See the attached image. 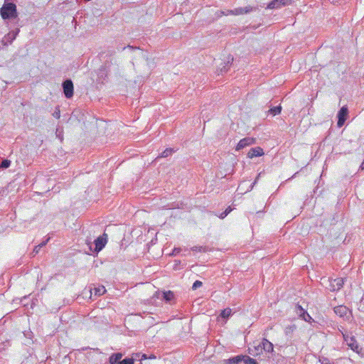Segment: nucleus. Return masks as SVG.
Returning <instances> with one entry per match:
<instances>
[{
    "label": "nucleus",
    "mask_w": 364,
    "mask_h": 364,
    "mask_svg": "<svg viewBox=\"0 0 364 364\" xmlns=\"http://www.w3.org/2000/svg\"><path fill=\"white\" fill-rule=\"evenodd\" d=\"M0 14L3 19L17 17L16 6L14 3L4 4L0 9Z\"/></svg>",
    "instance_id": "1"
},
{
    "label": "nucleus",
    "mask_w": 364,
    "mask_h": 364,
    "mask_svg": "<svg viewBox=\"0 0 364 364\" xmlns=\"http://www.w3.org/2000/svg\"><path fill=\"white\" fill-rule=\"evenodd\" d=\"M342 336L343 337L344 341L346 345L354 352L357 353H360L362 348L359 346L357 341L355 337L351 334L348 333L347 332L341 331Z\"/></svg>",
    "instance_id": "2"
},
{
    "label": "nucleus",
    "mask_w": 364,
    "mask_h": 364,
    "mask_svg": "<svg viewBox=\"0 0 364 364\" xmlns=\"http://www.w3.org/2000/svg\"><path fill=\"white\" fill-rule=\"evenodd\" d=\"M63 93L66 98L70 99L73 96V83L71 80H66L63 83Z\"/></svg>",
    "instance_id": "3"
},
{
    "label": "nucleus",
    "mask_w": 364,
    "mask_h": 364,
    "mask_svg": "<svg viewBox=\"0 0 364 364\" xmlns=\"http://www.w3.org/2000/svg\"><path fill=\"white\" fill-rule=\"evenodd\" d=\"M107 242V235L104 233L102 236L98 237L96 240H95V251L96 252H99L101 251L103 247L105 246Z\"/></svg>",
    "instance_id": "4"
},
{
    "label": "nucleus",
    "mask_w": 364,
    "mask_h": 364,
    "mask_svg": "<svg viewBox=\"0 0 364 364\" xmlns=\"http://www.w3.org/2000/svg\"><path fill=\"white\" fill-rule=\"evenodd\" d=\"M348 114V109L346 106L342 107L341 108V109L338 111V122H337V126L338 127H341L344 124V123L346 120Z\"/></svg>",
    "instance_id": "5"
},
{
    "label": "nucleus",
    "mask_w": 364,
    "mask_h": 364,
    "mask_svg": "<svg viewBox=\"0 0 364 364\" xmlns=\"http://www.w3.org/2000/svg\"><path fill=\"white\" fill-rule=\"evenodd\" d=\"M255 143V139L252 137H245L240 140L235 148L236 151H240L248 146Z\"/></svg>",
    "instance_id": "6"
},
{
    "label": "nucleus",
    "mask_w": 364,
    "mask_h": 364,
    "mask_svg": "<svg viewBox=\"0 0 364 364\" xmlns=\"http://www.w3.org/2000/svg\"><path fill=\"white\" fill-rule=\"evenodd\" d=\"M253 10V8L248 6L245 8H237L234 10H228L226 13L223 12L224 15L233 14V15H240L243 14H247Z\"/></svg>",
    "instance_id": "7"
},
{
    "label": "nucleus",
    "mask_w": 364,
    "mask_h": 364,
    "mask_svg": "<svg viewBox=\"0 0 364 364\" xmlns=\"http://www.w3.org/2000/svg\"><path fill=\"white\" fill-rule=\"evenodd\" d=\"M19 33V29H16V31H13L11 32H9L7 33L2 40V43L4 46H7L9 44H11L14 40L16 39V36H18Z\"/></svg>",
    "instance_id": "8"
},
{
    "label": "nucleus",
    "mask_w": 364,
    "mask_h": 364,
    "mask_svg": "<svg viewBox=\"0 0 364 364\" xmlns=\"http://www.w3.org/2000/svg\"><path fill=\"white\" fill-rule=\"evenodd\" d=\"M156 296L157 298H162L166 302H171L174 299V294L171 291H166L162 292H156Z\"/></svg>",
    "instance_id": "9"
},
{
    "label": "nucleus",
    "mask_w": 364,
    "mask_h": 364,
    "mask_svg": "<svg viewBox=\"0 0 364 364\" xmlns=\"http://www.w3.org/2000/svg\"><path fill=\"white\" fill-rule=\"evenodd\" d=\"M289 0H272L268 5L267 9H279L283 6L288 4Z\"/></svg>",
    "instance_id": "10"
},
{
    "label": "nucleus",
    "mask_w": 364,
    "mask_h": 364,
    "mask_svg": "<svg viewBox=\"0 0 364 364\" xmlns=\"http://www.w3.org/2000/svg\"><path fill=\"white\" fill-rule=\"evenodd\" d=\"M264 154L263 149L259 147H255L250 149L247 153V157L250 159H252L254 157L262 156Z\"/></svg>",
    "instance_id": "11"
},
{
    "label": "nucleus",
    "mask_w": 364,
    "mask_h": 364,
    "mask_svg": "<svg viewBox=\"0 0 364 364\" xmlns=\"http://www.w3.org/2000/svg\"><path fill=\"white\" fill-rule=\"evenodd\" d=\"M343 284L344 279L343 278H336L331 282L330 289L333 291H338L343 287Z\"/></svg>",
    "instance_id": "12"
},
{
    "label": "nucleus",
    "mask_w": 364,
    "mask_h": 364,
    "mask_svg": "<svg viewBox=\"0 0 364 364\" xmlns=\"http://www.w3.org/2000/svg\"><path fill=\"white\" fill-rule=\"evenodd\" d=\"M334 312L336 315L343 318L346 317L349 314L348 309L343 305L336 306L334 308Z\"/></svg>",
    "instance_id": "13"
},
{
    "label": "nucleus",
    "mask_w": 364,
    "mask_h": 364,
    "mask_svg": "<svg viewBox=\"0 0 364 364\" xmlns=\"http://www.w3.org/2000/svg\"><path fill=\"white\" fill-rule=\"evenodd\" d=\"M262 350L267 353H272L274 350V346L272 343L269 341L266 338H263L262 341Z\"/></svg>",
    "instance_id": "14"
},
{
    "label": "nucleus",
    "mask_w": 364,
    "mask_h": 364,
    "mask_svg": "<svg viewBox=\"0 0 364 364\" xmlns=\"http://www.w3.org/2000/svg\"><path fill=\"white\" fill-rule=\"evenodd\" d=\"M106 291L105 287L104 286H98L95 287L90 289L91 297L94 294L95 296H101L104 294Z\"/></svg>",
    "instance_id": "15"
},
{
    "label": "nucleus",
    "mask_w": 364,
    "mask_h": 364,
    "mask_svg": "<svg viewBox=\"0 0 364 364\" xmlns=\"http://www.w3.org/2000/svg\"><path fill=\"white\" fill-rule=\"evenodd\" d=\"M244 355H237L235 357L230 358L225 360V364H237L241 361H243Z\"/></svg>",
    "instance_id": "16"
},
{
    "label": "nucleus",
    "mask_w": 364,
    "mask_h": 364,
    "mask_svg": "<svg viewBox=\"0 0 364 364\" xmlns=\"http://www.w3.org/2000/svg\"><path fill=\"white\" fill-rule=\"evenodd\" d=\"M122 357V354L120 353L112 354L109 359L110 364H117L118 362H120V359Z\"/></svg>",
    "instance_id": "17"
},
{
    "label": "nucleus",
    "mask_w": 364,
    "mask_h": 364,
    "mask_svg": "<svg viewBox=\"0 0 364 364\" xmlns=\"http://www.w3.org/2000/svg\"><path fill=\"white\" fill-rule=\"evenodd\" d=\"M255 350L250 349V353L252 355H258L262 352V342L259 343L257 346H254Z\"/></svg>",
    "instance_id": "18"
},
{
    "label": "nucleus",
    "mask_w": 364,
    "mask_h": 364,
    "mask_svg": "<svg viewBox=\"0 0 364 364\" xmlns=\"http://www.w3.org/2000/svg\"><path fill=\"white\" fill-rule=\"evenodd\" d=\"M281 111H282V107L277 106V107H274L271 108L269 112L271 114H272L273 116H275L277 114H280Z\"/></svg>",
    "instance_id": "19"
},
{
    "label": "nucleus",
    "mask_w": 364,
    "mask_h": 364,
    "mask_svg": "<svg viewBox=\"0 0 364 364\" xmlns=\"http://www.w3.org/2000/svg\"><path fill=\"white\" fill-rule=\"evenodd\" d=\"M295 311L296 314L299 316V317H302L304 316V314H306L307 311H305L301 306L296 305L295 307Z\"/></svg>",
    "instance_id": "20"
},
{
    "label": "nucleus",
    "mask_w": 364,
    "mask_h": 364,
    "mask_svg": "<svg viewBox=\"0 0 364 364\" xmlns=\"http://www.w3.org/2000/svg\"><path fill=\"white\" fill-rule=\"evenodd\" d=\"M232 314V310L230 308L225 309L222 311L220 316L224 318H228Z\"/></svg>",
    "instance_id": "21"
},
{
    "label": "nucleus",
    "mask_w": 364,
    "mask_h": 364,
    "mask_svg": "<svg viewBox=\"0 0 364 364\" xmlns=\"http://www.w3.org/2000/svg\"><path fill=\"white\" fill-rule=\"evenodd\" d=\"M243 362L245 364H257V361L255 359L247 355H244Z\"/></svg>",
    "instance_id": "22"
},
{
    "label": "nucleus",
    "mask_w": 364,
    "mask_h": 364,
    "mask_svg": "<svg viewBox=\"0 0 364 364\" xmlns=\"http://www.w3.org/2000/svg\"><path fill=\"white\" fill-rule=\"evenodd\" d=\"M232 210V209L230 206L228 207L225 210L219 215V218L221 219L225 218Z\"/></svg>",
    "instance_id": "23"
},
{
    "label": "nucleus",
    "mask_w": 364,
    "mask_h": 364,
    "mask_svg": "<svg viewBox=\"0 0 364 364\" xmlns=\"http://www.w3.org/2000/svg\"><path fill=\"white\" fill-rule=\"evenodd\" d=\"M173 152V151L172 149H166L161 153L160 156L165 158L170 156Z\"/></svg>",
    "instance_id": "24"
},
{
    "label": "nucleus",
    "mask_w": 364,
    "mask_h": 364,
    "mask_svg": "<svg viewBox=\"0 0 364 364\" xmlns=\"http://www.w3.org/2000/svg\"><path fill=\"white\" fill-rule=\"evenodd\" d=\"M134 360L133 358H127L120 362H118L117 364H134Z\"/></svg>",
    "instance_id": "25"
},
{
    "label": "nucleus",
    "mask_w": 364,
    "mask_h": 364,
    "mask_svg": "<svg viewBox=\"0 0 364 364\" xmlns=\"http://www.w3.org/2000/svg\"><path fill=\"white\" fill-rule=\"evenodd\" d=\"M191 250L194 252H205L206 248L202 246H194L191 247Z\"/></svg>",
    "instance_id": "26"
},
{
    "label": "nucleus",
    "mask_w": 364,
    "mask_h": 364,
    "mask_svg": "<svg viewBox=\"0 0 364 364\" xmlns=\"http://www.w3.org/2000/svg\"><path fill=\"white\" fill-rule=\"evenodd\" d=\"M295 328H296V326L294 325H291V326H289L286 327V328H285L286 334L293 332L295 330Z\"/></svg>",
    "instance_id": "27"
},
{
    "label": "nucleus",
    "mask_w": 364,
    "mask_h": 364,
    "mask_svg": "<svg viewBox=\"0 0 364 364\" xmlns=\"http://www.w3.org/2000/svg\"><path fill=\"white\" fill-rule=\"evenodd\" d=\"M321 364H335L333 361L330 360L327 358H323L320 360Z\"/></svg>",
    "instance_id": "28"
},
{
    "label": "nucleus",
    "mask_w": 364,
    "mask_h": 364,
    "mask_svg": "<svg viewBox=\"0 0 364 364\" xmlns=\"http://www.w3.org/2000/svg\"><path fill=\"white\" fill-rule=\"evenodd\" d=\"M202 284H202V282H201L200 281L197 280V281H196V282L193 283V286H192V289H193V290H196V289H197L198 288L202 286Z\"/></svg>",
    "instance_id": "29"
},
{
    "label": "nucleus",
    "mask_w": 364,
    "mask_h": 364,
    "mask_svg": "<svg viewBox=\"0 0 364 364\" xmlns=\"http://www.w3.org/2000/svg\"><path fill=\"white\" fill-rule=\"evenodd\" d=\"M11 161L9 160L5 159L2 161L1 164L0 165V167L8 168L9 167Z\"/></svg>",
    "instance_id": "30"
},
{
    "label": "nucleus",
    "mask_w": 364,
    "mask_h": 364,
    "mask_svg": "<svg viewBox=\"0 0 364 364\" xmlns=\"http://www.w3.org/2000/svg\"><path fill=\"white\" fill-rule=\"evenodd\" d=\"M305 321L310 322L312 318L311 316L306 312L304 314V316L301 317Z\"/></svg>",
    "instance_id": "31"
},
{
    "label": "nucleus",
    "mask_w": 364,
    "mask_h": 364,
    "mask_svg": "<svg viewBox=\"0 0 364 364\" xmlns=\"http://www.w3.org/2000/svg\"><path fill=\"white\" fill-rule=\"evenodd\" d=\"M53 117L56 119H59L60 117V109L59 108H56V109L55 110L54 113L53 114Z\"/></svg>",
    "instance_id": "32"
},
{
    "label": "nucleus",
    "mask_w": 364,
    "mask_h": 364,
    "mask_svg": "<svg viewBox=\"0 0 364 364\" xmlns=\"http://www.w3.org/2000/svg\"><path fill=\"white\" fill-rule=\"evenodd\" d=\"M50 240V238L48 237L46 240L43 241V242H41V244H39L38 245L36 246V249L37 248H41L43 247V246H45L47 242H48V240Z\"/></svg>",
    "instance_id": "33"
},
{
    "label": "nucleus",
    "mask_w": 364,
    "mask_h": 364,
    "mask_svg": "<svg viewBox=\"0 0 364 364\" xmlns=\"http://www.w3.org/2000/svg\"><path fill=\"white\" fill-rule=\"evenodd\" d=\"M180 252V248H174L172 252L173 255H176Z\"/></svg>",
    "instance_id": "34"
},
{
    "label": "nucleus",
    "mask_w": 364,
    "mask_h": 364,
    "mask_svg": "<svg viewBox=\"0 0 364 364\" xmlns=\"http://www.w3.org/2000/svg\"><path fill=\"white\" fill-rule=\"evenodd\" d=\"M259 176H260V173H259V175L257 176L256 180L254 181L253 184L251 186V188H252L253 185H255L257 183V181L258 180Z\"/></svg>",
    "instance_id": "35"
},
{
    "label": "nucleus",
    "mask_w": 364,
    "mask_h": 364,
    "mask_svg": "<svg viewBox=\"0 0 364 364\" xmlns=\"http://www.w3.org/2000/svg\"><path fill=\"white\" fill-rule=\"evenodd\" d=\"M40 249H41V248H37V249H36V247H35V248H34V250H33V251H34L36 253H38Z\"/></svg>",
    "instance_id": "36"
},
{
    "label": "nucleus",
    "mask_w": 364,
    "mask_h": 364,
    "mask_svg": "<svg viewBox=\"0 0 364 364\" xmlns=\"http://www.w3.org/2000/svg\"><path fill=\"white\" fill-rule=\"evenodd\" d=\"M10 1H11V0H4V4L10 3V2H9Z\"/></svg>",
    "instance_id": "37"
},
{
    "label": "nucleus",
    "mask_w": 364,
    "mask_h": 364,
    "mask_svg": "<svg viewBox=\"0 0 364 364\" xmlns=\"http://www.w3.org/2000/svg\"><path fill=\"white\" fill-rule=\"evenodd\" d=\"M127 48H128L129 49H131V50L134 49L132 46H129Z\"/></svg>",
    "instance_id": "38"
}]
</instances>
